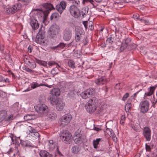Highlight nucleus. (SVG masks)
<instances>
[{
	"instance_id": "obj_1",
	"label": "nucleus",
	"mask_w": 157,
	"mask_h": 157,
	"mask_svg": "<svg viewBox=\"0 0 157 157\" xmlns=\"http://www.w3.org/2000/svg\"><path fill=\"white\" fill-rule=\"evenodd\" d=\"M43 7L46 10L44 11L36 9L38 11L37 13L38 15H40L44 21L50 11L54 9L51 3H46L42 5Z\"/></svg>"
},
{
	"instance_id": "obj_2",
	"label": "nucleus",
	"mask_w": 157,
	"mask_h": 157,
	"mask_svg": "<svg viewBox=\"0 0 157 157\" xmlns=\"http://www.w3.org/2000/svg\"><path fill=\"white\" fill-rule=\"evenodd\" d=\"M98 103V100L95 98L90 99L85 106L87 111L90 113L94 112L97 109Z\"/></svg>"
},
{
	"instance_id": "obj_3",
	"label": "nucleus",
	"mask_w": 157,
	"mask_h": 157,
	"mask_svg": "<svg viewBox=\"0 0 157 157\" xmlns=\"http://www.w3.org/2000/svg\"><path fill=\"white\" fill-rule=\"evenodd\" d=\"M59 26L56 24L52 25L49 28L48 31L49 36L51 38L56 37L60 32Z\"/></svg>"
},
{
	"instance_id": "obj_4",
	"label": "nucleus",
	"mask_w": 157,
	"mask_h": 157,
	"mask_svg": "<svg viewBox=\"0 0 157 157\" xmlns=\"http://www.w3.org/2000/svg\"><path fill=\"white\" fill-rule=\"evenodd\" d=\"M35 41L40 45L46 46L47 45L48 40L44 38V33L41 32L40 30L34 39Z\"/></svg>"
},
{
	"instance_id": "obj_5",
	"label": "nucleus",
	"mask_w": 157,
	"mask_h": 157,
	"mask_svg": "<svg viewBox=\"0 0 157 157\" xmlns=\"http://www.w3.org/2000/svg\"><path fill=\"white\" fill-rule=\"evenodd\" d=\"M22 5L20 3H18L16 4L12 7L6 6L5 7L4 6H3V8L4 9V11L8 14H13L19 10L21 8Z\"/></svg>"
},
{
	"instance_id": "obj_6",
	"label": "nucleus",
	"mask_w": 157,
	"mask_h": 157,
	"mask_svg": "<svg viewBox=\"0 0 157 157\" xmlns=\"http://www.w3.org/2000/svg\"><path fill=\"white\" fill-rule=\"evenodd\" d=\"M72 135L68 131H64L60 136V138L62 141L66 144H70L72 141Z\"/></svg>"
},
{
	"instance_id": "obj_7",
	"label": "nucleus",
	"mask_w": 157,
	"mask_h": 157,
	"mask_svg": "<svg viewBox=\"0 0 157 157\" xmlns=\"http://www.w3.org/2000/svg\"><path fill=\"white\" fill-rule=\"evenodd\" d=\"M69 11L71 15L76 18L81 16L80 11L75 5H72L70 7Z\"/></svg>"
},
{
	"instance_id": "obj_8",
	"label": "nucleus",
	"mask_w": 157,
	"mask_h": 157,
	"mask_svg": "<svg viewBox=\"0 0 157 157\" xmlns=\"http://www.w3.org/2000/svg\"><path fill=\"white\" fill-rule=\"evenodd\" d=\"M35 108L36 111L41 114H46L48 111V107L44 104L38 105Z\"/></svg>"
},
{
	"instance_id": "obj_9",
	"label": "nucleus",
	"mask_w": 157,
	"mask_h": 157,
	"mask_svg": "<svg viewBox=\"0 0 157 157\" xmlns=\"http://www.w3.org/2000/svg\"><path fill=\"white\" fill-rule=\"evenodd\" d=\"M72 118L71 116L69 114H66L61 119L60 121V126L63 127L67 125L70 122Z\"/></svg>"
},
{
	"instance_id": "obj_10",
	"label": "nucleus",
	"mask_w": 157,
	"mask_h": 157,
	"mask_svg": "<svg viewBox=\"0 0 157 157\" xmlns=\"http://www.w3.org/2000/svg\"><path fill=\"white\" fill-rule=\"evenodd\" d=\"M84 35V31L81 27H77L76 28L75 40L76 42H78Z\"/></svg>"
},
{
	"instance_id": "obj_11",
	"label": "nucleus",
	"mask_w": 157,
	"mask_h": 157,
	"mask_svg": "<svg viewBox=\"0 0 157 157\" xmlns=\"http://www.w3.org/2000/svg\"><path fill=\"white\" fill-rule=\"evenodd\" d=\"M72 36L71 31L67 28L63 32V38L66 41H69Z\"/></svg>"
},
{
	"instance_id": "obj_12",
	"label": "nucleus",
	"mask_w": 157,
	"mask_h": 157,
	"mask_svg": "<svg viewBox=\"0 0 157 157\" xmlns=\"http://www.w3.org/2000/svg\"><path fill=\"white\" fill-rule=\"evenodd\" d=\"M143 134L144 136L147 141H150L151 139V130L147 127L144 128L143 130Z\"/></svg>"
},
{
	"instance_id": "obj_13",
	"label": "nucleus",
	"mask_w": 157,
	"mask_h": 157,
	"mask_svg": "<svg viewBox=\"0 0 157 157\" xmlns=\"http://www.w3.org/2000/svg\"><path fill=\"white\" fill-rule=\"evenodd\" d=\"M141 111L143 113L147 112L148 110L149 103L147 101L142 102L140 104Z\"/></svg>"
},
{
	"instance_id": "obj_14",
	"label": "nucleus",
	"mask_w": 157,
	"mask_h": 157,
	"mask_svg": "<svg viewBox=\"0 0 157 157\" xmlns=\"http://www.w3.org/2000/svg\"><path fill=\"white\" fill-rule=\"evenodd\" d=\"M67 6L66 2L64 1H62L59 4L57 5L56 6V10L61 14L63 10H65Z\"/></svg>"
},
{
	"instance_id": "obj_15",
	"label": "nucleus",
	"mask_w": 157,
	"mask_h": 157,
	"mask_svg": "<svg viewBox=\"0 0 157 157\" xmlns=\"http://www.w3.org/2000/svg\"><path fill=\"white\" fill-rule=\"evenodd\" d=\"M30 24L32 29L34 30H36L39 27V24L38 23L37 20L35 18H31Z\"/></svg>"
},
{
	"instance_id": "obj_16",
	"label": "nucleus",
	"mask_w": 157,
	"mask_h": 157,
	"mask_svg": "<svg viewBox=\"0 0 157 157\" xmlns=\"http://www.w3.org/2000/svg\"><path fill=\"white\" fill-rule=\"evenodd\" d=\"M85 139V137L83 135H80V136H75L74 141L75 144H80L83 142Z\"/></svg>"
},
{
	"instance_id": "obj_17",
	"label": "nucleus",
	"mask_w": 157,
	"mask_h": 157,
	"mask_svg": "<svg viewBox=\"0 0 157 157\" xmlns=\"http://www.w3.org/2000/svg\"><path fill=\"white\" fill-rule=\"evenodd\" d=\"M28 129L29 132V134H30L35 138L36 139L39 138L40 135L37 132H36L34 129L31 126H29Z\"/></svg>"
},
{
	"instance_id": "obj_18",
	"label": "nucleus",
	"mask_w": 157,
	"mask_h": 157,
	"mask_svg": "<svg viewBox=\"0 0 157 157\" xmlns=\"http://www.w3.org/2000/svg\"><path fill=\"white\" fill-rule=\"evenodd\" d=\"M46 114L47 117V119L48 120L53 121L57 118V115L54 112L48 111Z\"/></svg>"
},
{
	"instance_id": "obj_19",
	"label": "nucleus",
	"mask_w": 157,
	"mask_h": 157,
	"mask_svg": "<svg viewBox=\"0 0 157 157\" xmlns=\"http://www.w3.org/2000/svg\"><path fill=\"white\" fill-rule=\"evenodd\" d=\"M119 30H117V28L115 29V31L114 34L111 35L112 38L113 39L115 42H117L120 41L121 39V36L118 33Z\"/></svg>"
},
{
	"instance_id": "obj_20",
	"label": "nucleus",
	"mask_w": 157,
	"mask_h": 157,
	"mask_svg": "<svg viewBox=\"0 0 157 157\" xmlns=\"http://www.w3.org/2000/svg\"><path fill=\"white\" fill-rule=\"evenodd\" d=\"M95 82L98 85H102L106 82V78L105 77H101L95 80Z\"/></svg>"
},
{
	"instance_id": "obj_21",
	"label": "nucleus",
	"mask_w": 157,
	"mask_h": 157,
	"mask_svg": "<svg viewBox=\"0 0 157 157\" xmlns=\"http://www.w3.org/2000/svg\"><path fill=\"white\" fill-rule=\"evenodd\" d=\"M56 109L59 111H61L63 109L65 106V103L61 100H58V102L56 104Z\"/></svg>"
},
{
	"instance_id": "obj_22",
	"label": "nucleus",
	"mask_w": 157,
	"mask_h": 157,
	"mask_svg": "<svg viewBox=\"0 0 157 157\" xmlns=\"http://www.w3.org/2000/svg\"><path fill=\"white\" fill-rule=\"evenodd\" d=\"M106 106L105 105L99 106L97 110V113L101 115L104 113L106 111Z\"/></svg>"
},
{
	"instance_id": "obj_23",
	"label": "nucleus",
	"mask_w": 157,
	"mask_h": 157,
	"mask_svg": "<svg viewBox=\"0 0 157 157\" xmlns=\"http://www.w3.org/2000/svg\"><path fill=\"white\" fill-rule=\"evenodd\" d=\"M155 86L151 87L147 89V91L146 92L144 95V97L146 98L147 96H150L154 92L155 90Z\"/></svg>"
},
{
	"instance_id": "obj_24",
	"label": "nucleus",
	"mask_w": 157,
	"mask_h": 157,
	"mask_svg": "<svg viewBox=\"0 0 157 157\" xmlns=\"http://www.w3.org/2000/svg\"><path fill=\"white\" fill-rule=\"evenodd\" d=\"M131 39L130 38H128L126 39L125 40V44L124 45V44H122L121 47L120 49L121 50H124V49L130 45L131 43Z\"/></svg>"
},
{
	"instance_id": "obj_25",
	"label": "nucleus",
	"mask_w": 157,
	"mask_h": 157,
	"mask_svg": "<svg viewBox=\"0 0 157 157\" xmlns=\"http://www.w3.org/2000/svg\"><path fill=\"white\" fill-rule=\"evenodd\" d=\"M103 140L102 138H97L96 140H93V145L94 148L97 149L98 148V145L100 142L103 141Z\"/></svg>"
},
{
	"instance_id": "obj_26",
	"label": "nucleus",
	"mask_w": 157,
	"mask_h": 157,
	"mask_svg": "<svg viewBox=\"0 0 157 157\" xmlns=\"http://www.w3.org/2000/svg\"><path fill=\"white\" fill-rule=\"evenodd\" d=\"M60 90L59 88H54L51 90L50 94H52V96H56L60 95Z\"/></svg>"
},
{
	"instance_id": "obj_27",
	"label": "nucleus",
	"mask_w": 157,
	"mask_h": 157,
	"mask_svg": "<svg viewBox=\"0 0 157 157\" xmlns=\"http://www.w3.org/2000/svg\"><path fill=\"white\" fill-rule=\"evenodd\" d=\"M40 155L41 157H53V155L45 151H41Z\"/></svg>"
},
{
	"instance_id": "obj_28",
	"label": "nucleus",
	"mask_w": 157,
	"mask_h": 157,
	"mask_svg": "<svg viewBox=\"0 0 157 157\" xmlns=\"http://www.w3.org/2000/svg\"><path fill=\"white\" fill-rule=\"evenodd\" d=\"M49 100L51 103L53 105H56L57 102H58V100H59L57 98V97L53 96H50Z\"/></svg>"
},
{
	"instance_id": "obj_29",
	"label": "nucleus",
	"mask_w": 157,
	"mask_h": 157,
	"mask_svg": "<svg viewBox=\"0 0 157 157\" xmlns=\"http://www.w3.org/2000/svg\"><path fill=\"white\" fill-rule=\"evenodd\" d=\"M80 147L79 146H74L71 148L72 152L75 154H78L80 150Z\"/></svg>"
},
{
	"instance_id": "obj_30",
	"label": "nucleus",
	"mask_w": 157,
	"mask_h": 157,
	"mask_svg": "<svg viewBox=\"0 0 157 157\" xmlns=\"http://www.w3.org/2000/svg\"><path fill=\"white\" fill-rule=\"evenodd\" d=\"M89 9L88 7H84L82 8L81 10L80 11L81 12V16L82 17H84L86 16L88 13V12Z\"/></svg>"
},
{
	"instance_id": "obj_31",
	"label": "nucleus",
	"mask_w": 157,
	"mask_h": 157,
	"mask_svg": "<svg viewBox=\"0 0 157 157\" xmlns=\"http://www.w3.org/2000/svg\"><path fill=\"white\" fill-rule=\"evenodd\" d=\"M48 148L50 150H52L55 148V144L53 140H51L48 141Z\"/></svg>"
},
{
	"instance_id": "obj_32",
	"label": "nucleus",
	"mask_w": 157,
	"mask_h": 157,
	"mask_svg": "<svg viewBox=\"0 0 157 157\" xmlns=\"http://www.w3.org/2000/svg\"><path fill=\"white\" fill-rule=\"evenodd\" d=\"M6 112L4 110L0 111V119L2 121L6 118Z\"/></svg>"
},
{
	"instance_id": "obj_33",
	"label": "nucleus",
	"mask_w": 157,
	"mask_h": 157,
	"mask_svg": "<svg viewBox=\"0 0 157 157\" xmlns=\"http://www.w3.org/2000/svg\"><path fill=\"white\" fill-rule=\"evenodd\" d=\"M59 72V70L58 67L56 66L55 68L52 69L51 72L53 76L57 75Z\"/></svg>"
},
{
	"instance_id": "obj_34",
	"label": "nucleus",
	"mask_w": 157,
	"mask_h": 157,
	"mask_svg": "<svg viewBox=\"0 0 157 157\" xmlns=\"http://www.w3.org/2000/svg\"><path fill=\"white\" fill-rule=\"evenodd\" d=\"M86 90L88 98L91 96L94 93V90L92 89H89Z\"/></svg>"
},
{
	"instance_id": "obj_35",
	"label": "nucleus",
	"mask_w": 157,
	"mask_h": 157,
	"mask_svg": "<svg viewBox=\"0 0 157 157\" xmlns=\"http://www.w3.org/2000/svg\"><path fill=\"white\" fill-rule=\"evenodd\" d=\"M27 64L30 67L32 68H34L36 66V64L35 62L33 59L30 61V62Z\"/></svg>"
},
{
	"instance_id": "obj_36",
	"label": "nucleus",
	"mask_w": 157,
	"mask_h": 157,
	"mask_svg": "<svg viewBox=\"0 0 157 157\" xmlns=\"http://www.w3.org/2000/svg\"><path fill=\"white\" fill-rule=\"evenodd\" d=\"M24 59L25 62L27 64H28V63L30 62L32 59L29 56L25 55L24 56Z\"/></svg>"
},
{
	"instance_id": "obj_37",
	"label": "nucleus",
	"mask_w": 157,
	"mask_h": 157,
	"mask_svg": "<svg viewBox=\"0 0 157 157\" xmlns=\"http://www.w3.org/2000/svg\"><path fill=\"white\" fill-rule=\"evenodd\" d=\"M131 106V103L130 102L128 103L126 105L125 107V109L126 112H129V110H130Z\"/></svg>"
},
{
	"instance_id": "obj_38",
	"label": "nucleus",
	"mask_w": 157,
	"mask_h": 157,
	"mask_svg": "<svg viewBox=\"0 0 157 157\" xmlns=\"http://www.w3.org/2000/svg\"><path fill=\"white\" fill-rule=\"evenodd\" d=\"M68 65L70 67L72 68H74L75 67V63L72 60H70L68 63Z\"/></svg>"
},
{
	"instance_id": "obj_39",
	"label": "nucleus",
	"mask_w": 157,
	"mask_h": 157,
	"mask_svg": "<svg viewBox=\"0 0 157 157\" xmlns=\"http://www.w3.org/2000/svg\"><path fill=\"white\" fill-rule=\"evenodd\" d=\"M106 131L109 135L111 136L113 135L114 133L112 129L107 128L106 125Z\"/></svg>"
},
{
	"instance_id": "obj_40",
	"label": "nucleus",
	"mask_w": 157,
	"mask_h": 157,
	"mask_svg": "<svg viewBox=\"0 0 157 157\" xmlns=\"http://www.w3.org/2000/svg\"><path fill=\"white\" fill-rule=\"evenodd\" d=\"M112 38V37L111 36V37L107 38L106 41V43H109V44H112L114 41L113 39Z\"/></svg>"
},
{
	"instance_id": "obj_41",
	"label": "nucleus",
	"mask_w": 157,
	"mask_h": 157,
	"mask_svg": "<svg viewBox=\"0 0 157 157\" xmlns=\"http://www.w3.org/2000/svg\"><path fill=\"white\" fill-rule=\"evenodd\" d=\"M80 95L81 97L83 98L86 99L88 98L86 90L84 91L82 93L80 94Z\"/></svg>"
},
{
	"instance_id": "obj_42",
	"label": "nucleus",
	"mask_w": 157,
	"mask_h": 157,
	"mask_svg": "<svg viewBox=\"0 0 157 157\" xmlns=\"http://www.w3.org/2000/svg\"><path fill=\"white\" fill-rule=\"evenodd\" d=\"M36 62L37 63L44 66H47L46 63L45 62L42 61L37 59H36Z\"/></svg>"
},
{
	"instance_id": "obj_43",
	"label": "nucleus",
	"mask_w": 157,
	"mask_h": 157,
	"mask_svg": "<svg viewBox=\"0 0 157 157\" xmlns=\"http://www.w3.org/2000/svg\"><path fill=\"white\" fill-rule=\"evenodd\" d=\"M125 115H122L121 117L120 123L121 124H123L125 122Z\"/></svg>"
},
{
	"instance_id": "obj_44",
	"label": "nucleus",
	"mask_w": 157,
	"mask_h": 157,
	"mask_svg": "<svg viewBox=\"0 0 157 157\" xmlns=\"http://www.w3.org/2000/svg\"><path fill=\"white\" fill-rule=\"evenodd\" d=\"M82 130L81 129L79 128L75 132V136H80V135H82V134H81Z\"/></svg>"
},
{
	"instance_id": "obj_45",
	"label": "nucleus",
	"mask_w": 157,
	"mask_h": 157,
	"mask_svg": "<svg viewBox=\"0 0 157 157\" xmlns=\"http://www.w3.org/2000/svg\"><path fill=\"white\" fill-rule=\"evenodd\" d=\"M48 64L50 66L56 65L57 66H58V67H60V66L54 62L49 61L48 63Z\"/></svg>"
},
{
	"instance_id": "obj_46",
	"label": "nucleus",
	"mask_w": 157,
	"mask_h": 157,
	"mask_svg": "<svg viewBox=\"0 0 157 157\" xmlns=\"http://www.w3.org/2000/svg\"><path fill=\"white\" fill-rule=\"evenodd\" d=\"M24 119L25 121H28L31 120L32 118L30 115H28L25 116L24 117Z\"/></svg>"
},
{
	"instance_id": "obj_47",
	"label": "nucleus",
	"mask_w": 157,
	"mask_h": 157,
	"mask_svg": "<svg viewBox=\"0 0 157 157\" xmlns=\"http://www.w3.org/2000/svg\"><path fill=\"white\" fill-rule=\"evenodd\" d=\"M58 16V14L57 13H53L51 16L50 19L52 20L54 18H56Z\"/></svg>"
},
{
	"instance_id": "obj_48",
	"label": "nucleus",
	"mask_w": 157,
	"mask_h": 157,
	"mask_svg": "<svg viewBox=\"0 0 157 157\" xmlns=\"http://www.w3.org/2000/svg\"><path fill=\"white\" fill-rule=\"evenodd\" d=\"M31 86L33 89H35L36 87L38 86L37 83H33L31 85Z\"/></svg>"
},
{
	"instance_id": "obj_49",
	"label": "nucleus",
	"mask_w": 157,
	"mask_h": 157,
	"mask_svg": "<svg viewBox=\"0 0 157 157\" xmlns=\"http://www.w3.org/2000/svg\"><path fill=\"white\" fill-rule=\"evenodd\" d=\"M152 155L153 156L157 157V148H155L153 151Z\"/></svg>"
},
{
	"instance_id": "obj_50",
	"label": "nucleus",
	"mask_w": 157,
	"mask_h": 157,
	"mask_svg": "<svg viewBox=\"0 0 157 157\" xmlns=\"http://www.w3.org/2000/svg\"><path fill=\"white\" fill-rule=\"evenodd\" d=\"M129 96V94L128 93H126L122 98V100L124 101H125Z\"/></svg>"
},
{
	"instance_id": "obj_51",
	"label": "nucleus",
	"mask_w": 157,
	"mask_h": 157,
	"mask_svg": "<svg viewBox=\"0 0 157 157\" xmlns=\"http://www.w3.org/2000/svg\"><path fill=\"white\" fill-rule=\"evenodd\" d=\"M151 102L153 104V105L154 107L155 104L157 102V100L156 99H155L154 97H153L152 98L151 100Z\"/></svg>"
},
{
	"instance_id": "obj_52",
	"label": "nucleus",
	"mask_w": 157,
	"mask_h": 157,
	"mask_svg": "<svg viewBox=\"0 0 157 157\" xmlns=\"http://www.w3.org/2000/svg\"><path fill=\"white\" fill-rule=\"evenodd\" d=\"M111 136L112 137L113 141L115 142H116L117 141V138L114 134L112 135Z\"/></svg>"
},
{
	"instance_id": "obj_53",
	"label": "nucleus",
	"mask_w": 157,
	"mask_h": 157,
	"mask_svg": "<svg viewBox=\"0 0 157 157\" xmlns=\"http://www.w3.org/2000/svg\"><path fill=\"white\" fill-rule=\"evenodd\" d=\"M65 46V44L63 43H60L57 46L58 47H60L62 48H63Z\"/></svg>"
},
{
	"instance_id": "obj_54",
	"label": "nucleus",
	"mask_w": 157,
	"mask_h": 157,
	"mask_svg": "<svg viewBox=\"0 0 157 157\" xmlns=\"http://www.w3.org/2000/svg\"><path fill=\"white\" fill-rule=\"evenodd\" d=\"M120 83H117L115 86V88L117 89H121V87L120 85Z\"/></svg>"
},
{
	"instance_id": "obj_55",
	"label": "nucleus",
	"mask_w": 157,
	"mask_h": 157,
	"mask_svg": "<svg viewBox=\"0 0 157 157\" xmlns=\"http://www.w3.org/2000/svg\"><path fill=\"white\" fill-rule=\"evenodd\" d=\"M139 91H138L136 92V93L134 94L133 96H132L130 97L131 100L132 99H135L136 97V96L137 94L139 92Z\"/></svg>"
},
{
	"instance_id": "obj_56",
	"label": "nucleus",
	"mask_w": 157,
	"mask_h": 157,
	"mask_svg": "<svg viewBox=\"0 0 157 157\" xmlns=\"http://www.w3.org/2000/svg\"><path fill=\"white\" fill-rule=\"evenodd\" d=\"M92 24L93 23L91 22L90 23H90H89V29L91 30H92L94 29V26L92 25Z\"/></svg>"
},
{
	"instance_id": "obj_57",
	"label": "nucleus",
	"mask_w": 157,
	"mask_h": 157,
	"mask_svg": "<svg viewBox=\"0 0 157 157\" xmlns=\"http://www.w3.org/2000/svg\"><path fill=\"white\" fill-rule=\"evenodd\" d=\"M142 22L145 24V25H147L149 24V22L147 21L144 19H142L141 20Z\"/></svg>"
},
{
	"instance_id": "obj_58",
	"label": "nucleus",
	"mask_w": 157,
	"mask_h": 157,
	"mask_svg": "<svg viewBox=\"0 0 157 157\" xmlns=\"http://www.w3.org/2000/svg\"><path fill=\"white\" fill-rule=\"evenodd\" d=\"M139 17V15L138 14H134L133 16V17L134 19H138Z\"/></svg>"
},
{
	"instance_id": "obj_59",
	"label": "nucleus",
	"mask_w": 157,
	"mask_h": 157,
	"mask_svg": "<svg viewBox=\"0 0 157 157\" xmlns=\"http://www.w3.org/2000/svg\"><path fill=\"white\" fill-rule=\"evenodd\" d=\"M146 149L147 151H150L151 148L147 144H146Z\"/></svg>"
},
{
	"instance_id": "obj_60",
	"label": "nucleus",
	"mask_w": 157,
	"mask_h": 157,
	"mask_svg": "<svg viewBox=\"0 0 157 157\" xmlns=\"http://www.w3.org/2000/svg\"><path fill=\"white\" fill-rule=\"evenodd\" d=\"M16 151H17V152L15 154V153H14L13 155V156H15L16 155L17 156H18L19 155V151H18V150L17 149V148H16L15 149Z\"/></svg>"
},
{
	"instance_id": "obj_61",
	"label": "nucleus",
	"mask_w": 157,
	"mask_h": 157,
	"mask_svg": "<svg viewBox=\"0 0 157 157\" xmlns=\"http://www.w3.org/2000/svg\"><path fill=\"white\" fill-rule=\"evenodd\" d=\"M4 50V47L3 45H0V51L3 52Z\"/></svg>"
},
{
	"instance_id": "obj_62",
	"label": "nucleus",
	"mask_w": 157,
	"mask_h": 157,
	"mask_svg": "<svg viewBox=\"0 0 157 157\" xmlns=\"http://www.w3.org/2000/svg\"><path fill=\"white\" fill-rule=\"evenodd\" d=\"M26 71L31 72H32V71L30 69L28 68H26L25 69Z\"/></svg>"
},
{
	"instance_id": "obj_63",
	"label": "nucleus",
	"mask_w": 157,
	"mask_h": 157,
	"mask_svg": "<svg viewBox=\"0 0 157 157\" xmlns=\"http://www.w3.org/2000/svg\"><path fill=\"white\" fill-rule=\"evenodd\" d=\"M132 128H133V129L135 131H137L139 129H138V128L136 127L135 126H133V127H132Z\"/></svg>"
},
{
	"instance_id": "obj_64",
	"label": "nucleus",
	"mask_w": 157,
	"mask_h": 157,
	"mask_svg": "<svg viewBox=\"0 0 157 157\" xmlns=\"http://www.w3.org/2000/svg\"><path fill=\"white\" fill-rule=\"evenodd\" d=\"M13 116L12 115H10L8 117V120H11L13 119Z\"/></svg>"
}]
</instances>
